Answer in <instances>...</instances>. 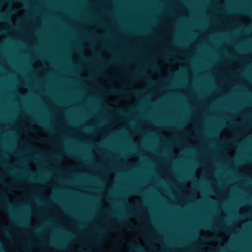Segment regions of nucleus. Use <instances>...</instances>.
I'll use <instances>...</instances> for the list:
<instances>
[{
  "instance_id": "obj_10",
  "label": "nucleus",
  "mask_w": 252,
  "mask_h": 252,
  "mask_svg": "<svg viewBox=\"0 0 252 252\" xmlns=\"http://www.w3.org/2000/svg\"><path fill=\"white\" fill-rule=\"evenodd\" d=\"M16 233H18V231H16Z\"/></svg>"
},
{
  "instance_id": "obj_6",
  "label": "nucleus",
  "mask_w": 252,
  "mask_h": 252,
  "mask_svg": "<svg viewBox=\"0 0 252 252\" xmlns=\"http://www.w3.org/2000/svg\"><path fill=\"white\" fill-rule=\"evenodd\" d=\"M219 239H220L218 237H214L212 238V240H213L217 241V240H219Z\"/></svg>"
},
{
  "instance_id": "obj_1",
  "label": "nucleus",
  "mask_w": 252,
  "mask_h": 252,
  "mask_svg": "<svg viewBox=\"0 0 252 252\" xmlns=\"http://www.w3.org/2000/svg\"><path fill=\"white\" fill-rule=\"evenodd\" d=\"M130 248L132 251L137 252H145L143 247L139 244H131Z\"/></svg>"
},
{
  "instance_id": "obj_7",
  "label": "nucleus",
  "mask_w": 252,
  "mask_h": 252,
  "mask_svg": "<svg viewBox=\"0 0 252 252\" xmlns=\"http://www.w3.org/2000/svg\"><path fill=\"white\" fill-rule=\"evenodd\" d=\"M45 129L47 130V128L46 127H45Z\"/></svg>"
},
{
  "instance_id": "obj_2",
  "label": "nucleus",
  "mask_w": 252,
  "mask_h": 252,
  "mask_svg": "<svg viewBox=\"0 0 252 252\" xmlns=\"http://www.w3.org/2000/svg\"><path fill=\"white\" fill-rule=\"evenodd\" d=\"M17 31H18V20L19 16L18 15V8L17 7ZM18 47V35L17 34V48ZM18 69V49H17V70ZM18 84V77H17V85ZM18 91L17 89V98H18ZM18 105V100H17V105Z\"/></svg>"
},
{
  "instance_id": "obj_9",
  "label": "nucleus",
  "mask_w": 252,
  "mask_h": 252,
  "mask_svg": "<svg viewBox=\"0 0 252 252\" xmlns=\"http://www.w3.org/2000/svg\"><path fill=\"white\" fill-rule=\"evenodd\" d=\"M204 227H206V228H207V227H208L207 225H205V226H204Z\"/></svg>"
},
{
  "instance_id": "obj_3",
  "label": "nucleus",
  "mask_w": 252,
  "mask_h": 252,
  "mask_svg": "<svg viewBox=\"0 0 252 252\" xmlns=\"http://www.w3.org/2000/svg\"><path fill=\"white\" fill-rule=\"evenodd\" d=\"M110 92L113 94H119L124 93L122 90L114 88L110 90Z\"/></svg>"
},
{
  "instance_id": "obj_12",
  "label": "nucleus",
  "mask_w": 252,
  "mask_h": 252,
  "mask_svg": "<svg viewBox=\"0 0 252 252\" xmlns=\"http://www.w3.org/2000/svg\"><path fill=\"white\" fill-rule=\"evenodd\" d=\"M17 252H18V251H17Z\"/></svg>"
},
{
  "instance_id": "obj_11",
  "label": "nucleus",
  "mask_w": 252,
  "mask_h": 252,
  "mask_svg": "<svg viewBox=\"0 0 252 252\" xmlns=\"http://www.w3.org/2000/svg\"><path fill=\"white\" fill-rule=\"evenodd\" d=\"M18 1V0H17V1Z\"/></svg>"
},
{
  "instance_id": "obj_4",
  "label": "nucleus",
  "mask_w": 252,
  "mask_h": 252,
  "mask_svg": "<svg viewBox=\"0 0 252 252\" xmlns=\"http://www.w3.org/2000/svg\"><path fill=\"white\" fill-rule=\"evenodd\" d=\"M17 225H18V197L17 196Z\"/></svg>"
},
{
  "instance_id": "obj_5",
  "label": "nucleus",
  "mask_w": 252,
  "mask_h": 252,
  "mask_svg": "<svg viewBox=\"0 0 252 252\" xmlns=\"http://www.w3.org/2000/svg\"><path fill=\"white\" fill-rule=\"evenodd\" d=\"M135 94H138L139 93H140V92L139 91H137V90H134V91H132Z\"/></svg>"
},
{
  "instance_id": "obj_8",
  "label": "nucleus",
  "mask_w": 252,
  "mask_h": 252,
  "mask_svg": "<svg viewBox=\"0 0 252 252\" xmlns=\"http://www.w3.org/2000/svg\"><path fill=\"white\" fill-rule=\"evenodd\" d=\"M16 189H17V191H18V186H17Z\"/></svg>"
}]
</instances>
